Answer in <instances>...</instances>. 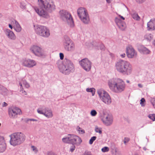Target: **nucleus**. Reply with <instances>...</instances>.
Masks as SVG:
<instances>
[{
    "label": "nucleus",
    "mask_w": 155,
    "mask_h": 155,
    "mask_svg": "<svg viewBox=\"0 0 155 155\" xmlns=\"http://www.w3.org/2000/svg\"><path fill=\"white\" fill-rule=\"evenodd\" d=\"M38 7H35L34 9L41 17L46 19L50 18L48 12L51 13L55 9L54 0H38Z\"/></svg>",
    "instance_id": "obj_1"
},
{
    "label": "nucleus",
    "mask_w": 155,
    "mask_h": 155,
    "mask_svg": "<svg viewBox=\"0 0 155 155\" xmlns=\"http://www.w3.org/2000/svg\"><path fill=\"white\" fill-rule=\"evenodd\" d=\"M115 68L118 72L126 75H130L133 70L131 64L129 62L122 60H119L116 62Z\"/></svg>",
    "instance_id": "obj_2"
},
{
    "label": "nucleus",
    "mask_w": 155,
    "mask_h": 155,
    "mask_svg": "<svg viewBox=\"0 0 155 155\" xmlns=\"http://www.w3.org/2000/svg\"><path fill=\"white\" fill-rule=\"evenodd\" d=\"M108 85L110 89L113 92L120 93L123 91L125 87L124 81L118 78H113L108 81Z\"/></svg>",
    "instance_id": "obj_3"
},
{
    "label": "nucleus",
    "mask_w": 155,
    "mask_h": 155,
    "mask_svg": "<svg viewBox=\"0 0 155 155\" xmlns=\"http://www.w3.org/2000/svg\"><path fill=\"white\" fill-rule=\"evenodd\" d=\"M58 67L60 71L65 74H69L74 71L73 64L68 59H65L63 63H60Z\"/></svg>",
    "instance_id": "obj_4"
},
{
    "label": "nucleus",
    "mask_w": 155,
    "mask_h": 155,
    "mask_svg": "<svg viewBox=\"0 0 155 155\" xmlns=\"http://www.w3.org/2000/svg\"><path fill=\"white\" fill-rule=\"evenodd\" d=\"M10 143L11 145L15 146L22 143L25 140V135L21 132L15 133L10 135Z\"/></svg>",
    "instance_id": "obj_5"
},
{
    "label": "nucleus",
    "mask_w": 155,
    "mask_h": 155,
    "mask_svg": "<svg viewBox=\"0 0 155 155\" xmlns=\"http://www.w3.org/2000/svg\"><path fill=\"white\" fill-rule=\"evenodd\" d=\"M61 18L65 22L68 24L70 27L74 26L73 18L70 13L65 10H62L59 12Z\"/></svg>",
    "instance_id": "obj_6"
},
{
    "label": "nucleus",
    "mask_w": 155,
    "mask_h": 155,
    "mask_svg": "<svg viewBox=\"0 0 155 155\" xmlns=\"http://www.w3.org/2000/svg\"><path fill=\"white\" fill-rule=\"evenodd\" d=\"M77 12L78 16L83 23L87 24L90 23L89 15L85 8L81 7L78 9Z\"/></svg>",
    "instance_id": "obj_7"
},
{
    "label": "nucleus",
    "mask_w": 155,
    "mask_h": 155,
    "mask_svg": "<svg viewBox=\"0 0 155 155\" xmlns=\"http://www.w3.org/2000/svg\"><path fill=\"white\" fill-rule=\"evenodd\" d=\"M35 31L38 35L45 38L48 37L50 35L49 29L46 26L38 25L35 28Z\"/></svg>",
    "instance_id": "obj_8"
},
{
    "label": "nucleus",
    "mask_w": 155,
    "mask_h": 155,
    "mask_svg": "<svg viewBox=\"0 0 155 155\" xmlns=\"http://www.w3.org/2000/svg\"><path fill=\"white\" fill-rule=\"evenodd\" d=\"M97 94L101 100L105 104L109 105L111 104V98L107 92L103 89H100L97 91Z\"/></svg>",
    "instance_id": "obj_9"
},
{
    "label": "nucleus",
    "mask_w": 155,
    "mask_h": 155,
    "mask_svg": "<svg viewBox=\"0 0 155 155\" xmlns=\"http://www.w3.org/2000/svg\"><path fill=\"white\" fill-rule=\"evenodd\" d=\"M101 119L103 123L106 126L111 125L113 122V117L110 115L104 112L103 109L99 111Z\"/></svg>",
    "instance_id": "obj_10"
},
{
    "label": "nucleus",
    "mask_w": 155,
    "mask_h": 155,
    "mask_svg": "<svg viewBox=\"0 0 155 155\" xmlns=\"http://www.w3.org/2000/svg\"><path fill=\"white\" fill-rule=\"evenodd\" d=\"M63 45L65 49L68 51H71L74 49V44L67 36H65L63 41Z\"/></svg>",
    "instance_id": "obj_11"
},
{
    "label": "nucleus",
    "mask_w": 155,
    "mask_h": 155,
    "mask_svg": "<svg viewBox=\"0 0 155 155\" xmlns=\"http://www.w3.org/2000/svg\"><path fill=\"white\" fill-rule=\"evenodd\" d=\"M9 117L11 119L16 118L18 115L21 114V110L16 107H12L8 108V110Z\"/></svg>",
    "instance_id": "obj_12"
},
{
    "label": "nucleus",
    "mask_w": 155,
    "mask_h": 155,
    "mask_svg": "<svg viewBox=\"0 0 155 155\" xmlns=\"http://www.w3.org/2000/svg\"><path fill=\"white\" fill-rule=\"evenodd\" d=\"M79 63L82 67L86 71H89L91 69V63L87 58H85L81 60Z\"/></svg>",
    "instance_id": "obj_13"
},
{
    "label": "nucleus",
    "mask_w": 155,
    "mask_h": 155,
    "mask_svg": "<svg viewBox=\"0 0 155 155\" xmlns=\"http://www.w3.org/2000/svg\"><path fill=\"white\" fill-rule=\"evenodd\" d=\"M30 50L35 55L38 56H42L44 54L43 51L41 48L36 45L31 46L30 48Z\"/></svg>",
    "instance_id": "obj_14"
},
{
    "label": "nucleus",
    "mask_w": 155,
    "mask_h": 155,
    "mask_svg": "<svg viewBox=\"0 0 155 155\" xmlns=\"http://www.w3.org/2000/svg\"><path fill=\"white\" fill-rule=\"evenodd\" d=\"M43 110L44 111L41 110V109L38 108L37 111L38 113L43 115L48 118H52L53 117V112L51 109L45 108Z\"/></svg>",
    "instance_id": "obj_15"
},
{
    "label": "nucleus",
    "mask_w": 155,
    "mask_h": 155,
    "mask_svg": "<svg viewBox=\"0 0 155 155\" xmlns=\"http://www.w3.org/2000/svg\"><path fill=\"white\" fill-rule=\"evenodd\" d=\"M22 64L23 66L25 67L28 68H31L36 65V62L34 60L29 59H26L23 60Z\"/></svg>",
    "instance_id": "obj_16"
},
{
    "label": "nucleus",
    "mask_w": 155,
    "mask_h": 155,
    "mask_svg": "<svg viewBox=\"0 0 155 155\" xmlns=\"http://www.w3.org/2000/svg\"><path fill=\"white\" fill-rule=\"evenodd\" d=\"M127 56L129 58L136 57L137 55V52L131 46H129L126 48Z\"/></svg>",
    "instance_id": "obj_17"
},
{
    "label": "nucleus",
    "mask_w": 155,
    "mask_h": 155,
    "mask_svg": "<svg viewBox=\"0 0 155 155\" xmlns=\"http://www.w3.org/2000/svg\"><path fill=\"white\" fill-rule=\"evenodd\" d=\"M71 143L73 144L80 145L82 142L81 139L75 135L71 134Z\"/></svg>",
    "instance_id": "obj_18"
},
{
    "label": "nucleus",
    "mask_w": 155,
    "mask_h": 155,
    "mask_svg": "<svg viewBox=\"0 0 155 155\" xmlns=\"http://www.w3.org/2000/svg\"><path fill=\"white\" fill-rule=\"evenodd\" d=\"M115 21L118 28L121 30H124L126 28V24L123 21H121L119 18L116 17Z\"/></svg>",
    "instance_id": "obj_19"
},
{
    "label": "nucleus",
    "mask_w": 155,
    "mask_h": 155,
    "mask_svg": "<svg viewBox=\"0 0 155 155\" xmlns=\"http://www.w3.org/2000/svg\"><path fill=\"white\" fill-rule=\"evenodd\" d=\"M5 33L10 40H15L16 38V37L13 32L8 29H6L4 30Z\"/></svg>",
    "instance_id": "obj_20"
},
{
    "label": "nucleus",
    "mask_w": 155,
    "mask_h": 155,
    "mask_svg": "<svg viewBox=\"0 0 155 155\" xmlns=\"http://www.w3.org/2000/svg\"><path fill=\"white\" fill-rule=\"evenodd\" d=\"M6 146L4 138L0 136V153H2L6 149Z\"/></svg>",
    "instance_id": "obj_21"
},
{
    "label": "nucleus",
    "mask_w": 155,
    "mask_h": 155,
    "mask_svg": "<svg viewBox=\"0 0 155 155\" xmlns=\"http://www.w3.org/2000/svg\"><path fill=\"white\" fill-rule=\"evenodd\" d=\"M12 22L13 23V28L17 32H20L21 31V27L18 22L16 20H13Z\"/></svg>",
    "instance_id": "obj_22"
},
{
    "label": "nucleus",
    "mask_w": 155,
    "mask_h": 155,
    "mask_svg": "<svg viewBox=\"0 0 155 155\" xmlns=\"http://www.w3.org/2000/svg\"><path fill=\"white\" fill-rule=\"evenodd\" d=\"M139 51L141 53L145 54H149L151 52L149 49L143 46H141L139 49Z\"/></svg>",
    "instance_id": "obj_23"
},
{
    "label": "nucleus",
    "mask_w": 155,
    "mask_h": 155,
    "mask_svg": "<svg viewBox=\"0 0 155 155\" xmlns=\"http://www.w3.org/2000/svg\"><path fill=\"white\" fill-rule=\"evenodd\" d=\"M149 29H155V18L151 19L147 24Z\"/></svg>",
    "instance_id": "obj_24"
},
{
    "label": "nucleus",
    "mask_w": 155,
    "mask_h": 155,
    "mask_svg": "<svg viewBox=\"0 0 155 155\" xmlns=\"http://www.w3.org/2000/svg\"><path fill=\"white\" fill-rule=\"evenodd\" d=\"M99 44L95 41H93L92 43H86V45L89 48L95 47L96 49H99L98 46Z\"/></svg>",
    "instance_id": "obj_25"
},
{
    "label": "nucleus",
    "mask_w": 155,
    "mask_h": 155,
    "mask_svg": "<svg viewBox=\"0 0 155 155\" xmlns=\"http://www.w3.org/2000/svg\"><path fill=\"white\" fill-rule=\"evenodd\" d=\"M62 141L65 143H71V134L68 137L64 138L62 139Z\"/></svg>",
    "instance_id": "obj_26"
},
{
    "label": "nucleus",
    "mask_w": 155,
    "mask_h": 155,
    "mask_svg": "<svg viewBox=\"0 0 155 155\" xmlns=\"http://www.w3.org/2000/svg\"><path fill=\"white\" fill-rule=\"evenodd\" d=\"M19 86H20V92L22 95H26L27 94V92L23 90V87L22 86V83H19Z\"/></svg>",
    "instance_id": "obj_27"
},
{
    "label": "nucleus",
    "mask_w": 155,
    "mask_h": 155,
    "mask_svg": "<svg viewBox=\"0 0 155 155\" xmlns=\"http://www.w3.org/2000/svg\"><path fill=\"white\" fill-rule=\"evenodd\" d=\"M20 83H22V85H23L26 88H28L30 87L29 84L25 80H23Z\"/></svg>",
    "instance_id": "obj_28"
},
{
    "label": "nucleus",
    "mask_w": 155,
    "mask_h": 155,
    "mask_svg": "<svg viewBox=\"0 0 155 155\" xmlns=\"http://www.w3.org/2000/svg\"><path fill=\"white\" fill-rule=\"evenodd\" d=\"M86 91L88 92H91L92 94V95H94L95 92V89L93 88H87L86 89Z\"/></svg>",
    "instance_id": "obj_29"
},
{
    "label": "nucleus",
    "mask_w": 155,
    "mask_h": 155,
    "mask_svg": "<svg viewBox=\"0 0 155 155\" xmlns=\"http://www.w3.org/2000/svg\"><path fill=\"white\" fill-rule=\"evenodd\" d=\"M77 130L80 134H83L85 133L84 130L79 126L77 127Z\"/></svg>",
    "instance_id": "obj_30"
},
{
    "label": "nucleus",
    "mask_w": 155,
    "mask_h": 155,
    "mask_svg": "<svg viewBox=\"0 0 155 155\" xmlns=\"http://www.w3.org/2000/svg\"><path fill=\"white\" fill-rule=\"evenodd\" d=\"M145 37L146 39L149 41H150L153 38L152 35L151 34L146 35Z\"/></svg>",
    "instance_id": "obj_31"
},
{
    "label": "nucleus",
    "mask_w": 155,
    "mask_h": 155,
    "mask_svg": "<svg viewBox=\"0 0 155 155\" xmlns=\"http://www.w3.org/2000/svg\"><path fill=\"white\" fill-rule=\"evenodd\" d=\"M95 130L96 132L97 133H98L100 134H101L102 133V130L101 128L98 127L97 126H96L95 127Z\"/></svg>",
    "instance_id": "obj_32"
},
{
    "label": "nucleus",
    "mask_w": 155,
    "mask_h": 155,
    "mask_svg": "<svg viewBox=\"0 0 155 155\" xmlns=\"http://www.w3.org/2000/svg\"><path fill=\"white\" fill-rule=\"evenodd\" d=\"M97 137L96 136H93L92 137L91 139L90 140L89 143L90 144H92L93 142L96 140Z\"/></svg>",
    "instance_id": "obj_33"
},
{
    "label": "nucleus",
    "mask_w": 155,
    "mask_h": 155,
    "mask_svg": "<svg viewBox=\"0 0 155 155\" xmlns=\"http://www.w3.org/2000/svg\"><path fill=\"white\" fill-rule=\"evenodd\" d=\"M149 118L153 121L155 120V114H150L148 116Z\"/></svg>",
    "instance_id": "obj_34"
},
{
    "label": "nucleus",
    "mask_w": 155,
    "mask_h": 155,
    "mask_svg": "<svg viewBox=\"0 0 155 155\" xmlns=\"http://www.w3.org/2000/svg\"><path fill=\"white\" fill-rule=\"evenodd\" d=\"M150 101L153 107L155 109V97L151 98Z\"/></svg>",
    "instance_id": "obj_35"
},
{
    "label": "nucleus",
    "mask_w": 155,
    "mask_h": 155,
    "mask_svg": "<svg viewBox=\"0 0 155 155\" xmlns=\"http://www.w3.org/2000/svg\"><path fill=\"white\" fill-rule=\"evenodd\" d=\"M132 17L134 19L137 20H139L140 19V17L137 14H134L132 15Z\"/></svg>",
    "instance_id": "obj_36"
},
{
    "label": "nucleus",
    "mask_w": 155,
    "mask_h": 155,
    "mask_svg": "<svg viewBox=\"0 0 155 155\" xmlns=\"http://www.w3.org/2000/svg\"><path fill=\"white\" fill-rule=\"evenodd\" d=\"M145 100L144 98H142L140 100V104L142 107H144L145 105Z\"/></svg>",
    "instance_id": "obj_37"
},
{
    "label": "nucleus",
    "mask_w": 155,
    "mask_h": 155,
    "mask_svg": "<svg viewBox=\"0 0 155 155\" xmlns=\"http://www.w3.org/2000/svg\"><path fill=\"white\" fill-rule=\"evenodd\" d=\"M90 114L92 116H95L97 115V112L95 110H93L91 111Z\"/></svg>",
    "instance_id": "obj_38"
},
{
    "label": "nucleus",
    "mask_w": 155,
    "mask_h": 155,
    "mask_svg": "<svg viewBox=\"0 0 155 155\" xmlns=\"http://www.w3.org/2000/svg\"><path fill=\"white\" fill-rule=\"evenodd\" d=\"M109 150V148L108 147H105L102 149L101 150L103 152H105L108 151Z\"/></svg>",
    "instance_id": "obj_39"
},
{
    "label": "nucleus",
    "mask_w": 155,
    "mask_h": 155,
    "mask_svg": "<svg viewBox=\"0 0 155 155\" xmlns=\"http://www.w3.org/2000/svg\"><path fill=\"white\" fill-rule=\"evenodd\" d=\"M31 148L32 150L35 152V153H37L38 152V150L37 149L36 147L34 146H32L31 147Z\"/></svg>",
    "instance_id": "obj_40"
},
{
    "label": "nucleus",
    "mask_w": 155,
    "mask_h": 155,
    "mask_svg": "<svg viewBox=\"0 0 155 155\" xmlns=\"http://www.w3.org/2000/svg\"><path fill=\"white\" fill-rule=\"evenodd\" d=\"M130 140L129 138L127 137H125L124 140V143L125 144H126V143H127Z\"/></svg>",
    "instance_id": "obj_41"
},
{
    "label": "nucleus",
    "mask_w": 155,
    "mask_h": 155,
    "mask_svg": "<svg viewBox=\"0 0 155 155\" xmlns=\"http://www.w3.org/2000/svg\"><path fill=\"white\" fill-rule=\"evenodd\" d=\"M75 146H74L73 144L72 145V146L71 147L70 149V151L72 152H73L75 150Z\"/></svg>",
    "instance_id": "obj_42"
},
{
    "label": "nucleus",
    "mask_w": 155,
    "mask_h": 155,
    "mask_svg": "<svg viewBox=\"0 0 155 155\" xmlns=\"http://www.w3.org/2000/svg\"><path fill=\"white\" fill-rule=\"evenodd\" d=\"M146 0H136V1L139 3H142L145 2Z\"/></svg>",
    "instance_id": "obj_43"
},
{
    "label": "nucleus",
    "mask_w": 155,
    "mask_h": 155,
    "mask_svg": "<svg viewBox=\"0 0 155 155\" xmlns=\"http://www.w3.org/2000/svg\"><path fill=\"white\" fill-rule=\"evenodd\" d=\"M59 54L60 59L61 60H62L63 59L64 57L63 54L61 53H60Z\"/></svg>",
    "instance_id": "obj_44"
},
{
    "label": "nucleus",
    "mask_w": 155,
    "mask_h": 155,
    "mask_svg": "<svg viewBox=\"0 0 155 155\" xmlns=\"http://www.w3.org/2000/svg\"><path fill=\"white\" fill-rule=\"evenodd\" d=\"M100 48L101 50H104V46L102 44H101L100 45Z\"/></svg>",
    "instance_id": "obj_45"
},
{
    "label": "nucleus",
    "mask_w": 155,
    "mask_h": 155,
    "mask_svg": "<svg viewBox=\"0 0 155 155\" xmlns=\"http://www.w3.org/2000/svg\"><path fill=\"white\" fill-rule=\"evenodd\" d=\"M126 56V54L125 53H123L120 54V57L122 58H124Z\"/></svg>",
    "instance_id": "obj_46"
},
{
    "label": "nucleus",
    "mask_w": 155,
    "mask_h": 155,
    "mask_svg": "<svg viewBox=\"0 0 155 155\" xmlns=\"http://www.w3.org/2000/svg\"><path fill=\"white\" fill-rule=\"evenodd\" d=\"M7 105H8V104L6 103H5V102H4L2 105V106L3 107H6V106H7Z\"/></svg>",
    "instance_id": "obj_47"
},
{
    "label": "nucleus",
    "mask_w": 155,
    "mask_h": 155,
    "mask_svg": "<svg viewBox=\"0 0 155 155\" xmlns=\"http://www.w3.org/2000/svg\"><path fill=\"white\" fill-rule=\"evenodd\" d=\"M30 121H37L38 120L34 119H30Z\"/></svg>",
    "instance_id": "obj_48"
},
{
    "label": "nucleus",
    "mask_w": 155,
    "mask_h": 155,
    "mask_svg": "<svg viewBox=\"0 0 155 155\" xmlns=\"http://www.w3.org/2000/svg\"><path fill=\"white\" fill-rule=\"evenodd\" d=\"M118 17L119 18H121L123 20H124L125 19V18L123 16H121L120 15H119V17Z\"/></svg>",
    "instance_id": "obj_49"
},
{
    "label": "nucleus",
    "mask_w": 155,
    "mask_h": 155,
    "mask_svg": "<svg viewBox=\"0 0 155 155\" xmlns=\"http://www.w3.org/2000/svg\"><path fill=\"white\" fill-rule=\"evenodd\" d=\"M138 86L140 87V88H142L143 87L142 85L141 84H138Z\"/></svg>",
    "instance_id": "obj_50"
},
{
    "label": "nucleus",
    "mask_w": 155,
    "mask_h": 155,
    "mask_svg": "<svg viewBox=\"0 0 155 155\" xmlns=\"http://www.w3.org/2000/svg\"><path fill=\"white\" fill-rule=\"evenodd\" d=\"M9 28H10L11 29H12L13 28V27L10 24H9Z\"/></svg>",
    "instance_id": "obj_51"
},
{
    "label": "nucleus",
    "mask_w": 155,
    "mask_h": 155,
    "mask_svg": "<svg viewBox=\"0 0 155 155\" xmlns=\"http://www.w3.org/2000/svg\"><path fill=\"white\" fill-rule=\"evenodd\" d=\"M48 155H56L54 153H50Z\"/></svg>",
    "instance_id": "obj_52"
},
{
    "label": "nucleus",
    "mask_w": 155,
    "mask_h": 155,
    "mask_svg": "<svg viewBox=\"0 0 155 155\" xmlns=\"http://www.w3.org/2000/svg\"><path fill=\"white\" fill-rule=\"evenodd\" d=\"M107 3H109L111 2V0H106Z\"/></svg>",
    "instance_id": "obj_53"
},
{
    "label": "nucleus",
    "mask_w": 155,
    "mask_h": 155,
    "mask_svg": "<svg viewBox=\"0 0 155 155\" xmlns=\"http://www.w3.org/2000/svg\"><path fill=\"white\" fill-rule=\"evenodd\" d=\"M26 122H28L29 121H30V119L28 118L26 119Z\"/></svg>",
    "instance_id": "obj_54"
},
{
    "label": "nucleus",
    "mask_w": 155,
    "mask_h": 155,
    "mask_svg": "<svg viewBox=\"0 0 155 155\" xmlns=\"http://www.w3.org/2000/svg\"><path fill=\"white\" fill-rule=\"evenodd\" d=\"M153 44L155 46V41H153Z\"/></svg>",
    "instance_id": "obj_55"
},
{
    "label": "nucleus",
    "mask_w": 155,
    "mask_h": 155,
    "mask_svg": "<svg viewBox=\"0 0 155 155\" xmlns=\"http://www.w3.org/2000/svg\"><path fill=\"white\" fill-rule=\"evenodd\" d=\"M143 150H145H145H147L146 148L145 147H143Z\"/></svg>",
    "instance_id": "obj_56"
},
{
    "label": "nucleus",
    "mask_w": 155,
    "mask_h": 155,
    "mask_svg": "<svg viewBox=\"0 0 155 155\" xmlns=\"http://www.w3.org/2000/svg\"><path fill=\"white\" fill-rule=\"evenodd\" d=\"M126 82L127 83H130V81H129V80H127L126 81Z\"/></svg>",
    "instance_id": "obj_57"
},
{
    "label": "nucleus",
    "mask_w": 155,
    "mask_h": 155,
    "mask_svg": "<svg viewBox=\"0 0 155 155\" xmlns=\"http://www.w3.org/2000/svg\"><path fill=\"white\" fill-rule=\"evenodd\" d=\"M134 155H139L137 153V154H135Z\"/></svg>",
    "instance_id": "obj_58"
},
{
    "label": "nucleus",
    "mask_w": 155,
    "mask_h": 155,
    "mask_svg": "<svg viewBox=\"0 0 155 155\" xmlns=\"http://www.w3.org/2000/svg\"><path fill=\"white\" fill-rule=\"evenodd\" d=\"M143 126H144V125H143V126L141 127H143Z\"/></svg>",
    "instance_id": "obj_59"
}]
</instances>
